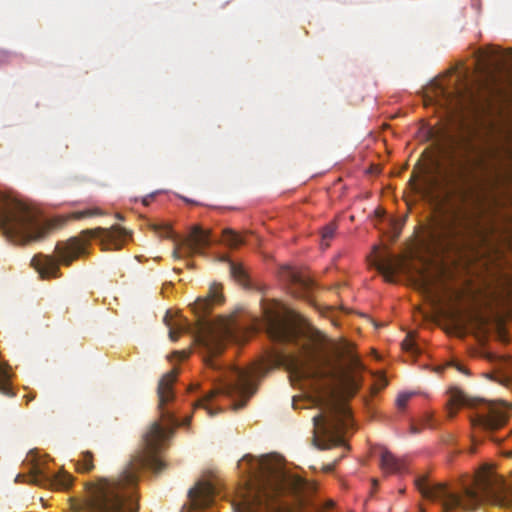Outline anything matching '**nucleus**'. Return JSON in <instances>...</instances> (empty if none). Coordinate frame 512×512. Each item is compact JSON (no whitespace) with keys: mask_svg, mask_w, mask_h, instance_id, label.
<instances>
[{"mask_svg":"<svg viewBox=\"0 0 512 512\" xmlns=\"http://www.w3.org/2000/svg\"><path fill=\"white\" fill-rule=\"evenodd\" d=\"M177 370L164 374L157 387L160 419L154 421L144 435V451L130 460L124 470L112 478L99 477L96 482L86 484L85 509L87 512H138L137 485L139 473L150 468L159 473L165 463L157 454L172 437L178 426L189 425L191 416L180 422L167 405L175 398L173 385Z\"/></svg>","mask_w":512,"mask_h":512,"instance_id":"nucleus-1","label":"nucleus"},{"mask_svg":"<svg viewBox=\"0 0 512 512\" xmlns=\"http://www.w3.org/2000/svg\"><path fill=\"white\" fill-rule=\"evenodd\" d=\"M240 328L233 319L219 318L217 321L202 320L195 341L201 346L206 355L204 363L207 367L221 371L215 379L213 388L205 393L195 404V407L205 409L210 417H214L223 409L220 406L222 398L239 395L243 401L235 403L233 408L238 410L245 406L247 400L255 393L256 388L251 380V373L236 367L223 369L215 359L225 348L227 341L237 340Z\"/></svg>","mask_w":512,"mask_h":512,"instance_id":"nucleus-2","label":"nucleus"},{"mask_svg":"<svg viewBox=\"0 0 512 512\" xmlns=\"http://www.w3.org/2000/svg\"><path fill=\"white\" fill-rule=\"evenodd\" d=\"M267 317V332L271 340L293 344L298 350L297 353L277 352L274 355L275 363L283 365L291 377L297 380L331 382L339 378V364L333 359L324 334L320 331L305 333L291 320L279 314H270Z\"/></svg>","mask_w":512,"mask_h":512,"instance_id":"nucleus-3","label":"nucleus"},{"mask_svg":"<svg viewBox=\"0 0 512 512\" xmlns=\"http://www.w3.org/2000/svg\"><path fill=\"white\" fill-rule=\"evenodd\" d=\"M444 180L450 193L465 201L477 181V169L483 160L477 147L468 139L454 141L444 152Z\"/></svg>","mask_w":512,"mask_h":512,"instance_id":"nucleus-4","label":"nucleus"},{"mask_svg":"<svg viewBox=\"0 0 512 512\" xmlns=\"http://www.w3.org/2000/svg\"><path fill=\"white\" fill-rule=\"evenodd\" d=\"M50 228L26 203L0 193V229L9 240L23 244L40 240Z\"/></svg>","mask_w":512,"mask_h":512,"instance_id":"nucleus-5","label":"nucleus"},{"mask_svg":"<svg viewBox=\"0 0 512 512\" xmlns=\"http://www.w3.org/2000/svg\"><path fill=\"white\" fill-rule=\"evenodd\" d=\"M257 466L258 487L245 500L240 512H286L276 499V495L285 489L286 475L264 457L258 460Z\"/></svg>","mask_w":512,"mask_h":512,"instance_id":"nucleus-6","label":"nucleus"},{"mask_svg":"<svg viewBox=\"0 0 512 512\" xmlns=\"http://www.w3.org/2000/svg\"><path fill=\"white\" fill-rule=\"evenodd\" d=\"M477 408L471 422L475 429L492 433L504 427L508 422L509 414L500 402H487L483 399L470 398L462 390L453 387L449 390L447 402V413L450 418L454 417L459 407Z\"/></svg>","mask_w":512,"mask_h":512,"instance_id":"nucleus-7","label":"nucleus"},{"mask_svg":"<svg viewBox=\"0 0 512 512\" xmlns=\"http://www.w3.org/2000/svg\"><path fill=\"white\" fill-rule=\"evenodd\" d=\"M58 260L53 256L38 254L32 260V266L37 270L41 278H57L60 276L59 262L69 266L75 259L85 253V243L78 238H71L66 242H60L55 247Z\"/></svg>","mask_w":512,"mask_h":512,"instance_id":"nucleus-8","label":"nucleus"},{"mask_svg":"<svg viewBox=\"0 0 512 512\" xmlns=\"http://www.w3.org/2000/svg\"><path fill=\"white\" fill-rule=\"evenodd\" d=\"M326 412H321L313 417L314 430L315 434H319L314 436V445L319 449H328L334 445H342V433L345 429L348 428V423L346 420L342 419L338 413L337 405L329 400L327 404Z\"/></svg>","mask_w":512,"mask_h":512,"instance_id":"nucleus-9","label":"nucleus"},{"mask_svg":"<svg viewBox=\"0 0 512 512\" xmlns=\"http://www.w3.org/2000/svg\"><path fill=\"white\" fill-rule=\"evenodd\" d=\"M83 235L88 238L98 239L103 250H119L123 246L128 236L126 229L120 226H112L111 228H94L83 231Z\"/></svg>","mask_w":512,"mask_h":512,"instance_id":"nucleus-10","label":"nucleus"},{"mask_svg":"<svg viewBox=\"0 0 512 512\" xmlns=\"http://www.w3.org/2000/svg\"><path fill=\"white\" fill-rule=\"evenodd\" d=\"M212 244L209 231L203 230L199 226H194L189 235L182 240V247L187 254H203L204 249Z\"/></svg>","mask_w":512,"mask_h":512,"instance_id":"nucleus-11","label":"nucleus"},{"mask_svg":"<svg viewBox=\"0 0 512 512\" xmlns=\"http://www.w3.org/2000/svg\"><path fill=\"white\" fill-rule=\"evenodd\" d=\"M215 495V488L210 482L199 481L189 490L188 496L194 509H201L209 506Z\"/></svg>","mask_w":512,"mask_h":512,"instance_id":"nucleus-12","label":"nucleus"},{"mask_svg":"<svg viewBox=\"0 0 512 512\" xmlns=\"http://www.w3.org/2000/svg\"><path fill=\"white\" fill-rule=\"evenodd\" d=\"M224 300L222 286L219 283L211 284L208 294L204 298H198L194 303V311L197 314H206L214 304H221Z\"/></svg>","mask_w":512,"mask_h":512,"instance_id":"nucleus-13","label":"nucleus"},{"mask_svg":"<svg viewBox=\"0 0 512 512\" xmlns=\"http://www.w3.org/2000/svg\"><path fill=\"white\" fill-rule=\"evenodd\" d=\"M473 229V223L468 213L457 214L447 224V232L451 237H460Z\"/></svg>","mask_w":512,"mask_h":512,"instance_id":"nucleus-14","label":"nucleus"},{"mask_svg":"<svg viewBox=\"0 0 512 512\" xmlns=\"http://www.w3.org/2000/svg\"><path fill=\"white\" fill-rule=\"evenodd\" d=\"M380 467L386 474H398L405 471L406 463L404 459L397 458L390 451L384 449L380 455Z\"/></svg>","mask_w":512,"mask_h":512,"instance_id":"nucleus-15","label":"nucleus"},{"mask_svg":"<svg viewBox=\"0 0 512 512\" xmlns=\"http://www.w3.org/2000/svg\"><path fill=\"white\" fill-rule=\"evenodd\" d=\"M221 260L228 262L230 275L236 282L245 287L249 285L248 274L241 264L231 261L226 256L223 257Z\"/></svg>","mask_w":512,"mask_h":512,"instance_id":"nucleus-16","label":"nucleus"},{"mask_svg":"<svg viewBox=\"0 0 512 512\" xmlns=\"http://www.w3.org/2000/svg\"><path fill=\"white\" fill-rule=\"evenodd\" d=\"M335 356L338 359H346L352 367L357 368L360 365L359 358L353 352V347L350 343H343L340 347H333Z\"/></svg>","mask_w":512,"mask_h":512,"instance_id":"nucleus-17","label":"nucleus"},{"mask_svg":"<svg viewBox=\"0 0 512 512\" xmlns=\"http://www.w3.org/2000/svg\"><path fill=\"white\" fill-rule=\"evenodd\" d=\"M376 269L385 277L386 281L393 282L396 272L395 263L390 258H383L375 262Z\"/></svg>","mask_w":512,"mask_h":512,"instance_id":"nucleus-18","label":"nucleus"},{"mask_svg":"<svg viewBox=\"0 0 512 512\" xmlns=\"http://www.w3.org/2000/svg\"><path fill=\"white\" fill-rule=\"evenodd\" d=\"M50 485L57 490H67L73 482V477L67 472H59L49 479Z\"/></svg>","mask_w":512,"mask_h":512,"instance_id":"nucleus-19","label":"nucleus"},{"mask_svg":"<svg viewBox=\"0 0 512 512\" xmlns=\"http://www.w3.org/2000/svg\"><path fill=\"white\" fill-rule=\"evenodd\" d=\"M75 467L78 472L88 473L94 469L93 454L90 451H85L80 454L79 459L75 462Z\"/></svg>","mask_w":512,"mask_h":512,"instance_id":"nucleus-20","label":"nucleus"},{"mask_svg":"<svg viewBox=\"0 0 512 512\" xmlns=\"http://www.w3.org/2000/svg\"><path fill=\"white\" fill-rule=\"evenodd\" d=\"M222 241L230 248H237L243 243L242 237L229 228L223 230Z\"/></svg>","mask_w":512,"mask_h":512,"instance_id":"nucleus-21","label":"nucleus"},{"mask_svg":"<svg viewBox=\"0 0 512 512\" xmlns=\"http://www.w3.org/2000/svg\"><path fill=\"white\" fill-rule=\"evenodd\" d=\"M337 225L334 222H330L325 225L321 231V246L326 249L330 245V241L333 239L336 233Z\"/></svg>","mask_w":512,"mask_h":512,"instance_id":"nucleus-22","label":"nucleus"},{"mask_svg":"<svg viewBox=\"0 0 512 512\" xmlns=\"http://www.w3.org/2000/svg\"><path fill=\"white\" fill-rule=\"evenodd\" d=\"M153 231L160 237L173 238L174 234L172 228L168 224H153L151 225Z\"/></svg>","mask_w":512,"mask_h":512,"instance_id":"nucleus-23","label":"nucleus"},{"mask_svg":"<svg viewBox=\"0 0 512 512\" xmlns=\"http://www.w3.org/2000/svg\"><path fill=\"white\" fill-rule=\"evenodd\" d=\"M7 378L8 374L4 367L0 364V391L7 396H12L13 393L7 384Z\"/></svg>","mask_w":512,"mask_h":512,"instance_id":"nucleus-24","label":"nucleus"},{"mask_svg":"<svg viewBox=\"0 0 512 512\" xmlns=\"http://www.w3.org/2000/svg\"><path fill=\"white\" fill-rule=\"evenodd\" d=\"M294 284L303 291V293L309 292L312 289L313 282L310 279H305L300 276L293 277Z\"/></svg>","mask_w":512,"mask_h":512,"instance_id":"nucleus-25","label":"nucleus"},{"mask_svg":"<svg viewBox=\"0 0 512 512\" xmlns=\"http://www.w3.org/2000/svg\"><path fill=\"white\" fill-rule=\"evenodd\" d=\"M187 331H188L187 325H180L178 328L170 327L169 338L172 341H176L181 333L187 332Z\"/></svg>","mask_w":512,"mask_h":512,"instance_id":"nucleus-26","label":"nucleus"},{"mask_svg":"<svg viewBox=\"0 0 512 512\" xmlns=\"http://www.w3.org/2000/svg\"><path fill=\"white\" fill-rule=\"evenodd\" d=\"M100 214H102V213L98 208L86 209V210L79 211V212L75 213V218L81 219V218L92 217V216L100 215Z\"/></svg>","mask_w":512,"mask_h":512,"instance_id":"nucleus-27","label":"nucleus"},{"mask_svg":"<svg viewBox=\"0 0 512 512\" xmlns=\"http://www.w3.org/2000/svg\"><path fill=\"white\" fill-rule=\"evenodd\" d=\"M412 394L411 393H401L398 395L396 399V405L398 408L402 409L404 408L408 401L411 399Z\"/></svg>","mask_w":512,"mask_h":512,"instance_id":"nucleus-28","label":"nucleus"},{"mask_svg":"<svg viewBox=\"0 0 512 512\" xmlns=\"http://www.w3.org/2000/svg\"><path fill=\"white\" fill-rule=\"evenodd\" d=\"M345 382L353 393L359 388V384L354 376H347Z\"/></svg>","mask_w":512,"mask_h":512,"instance_id":"nucleus-29","label":"nucleus"},{"mask_svg":"<svg viewBox=\"0 0 512 512\" xmlns=\"http://www.w3.org/2000/svg\"><path fill=\"white\" fill-rule=\"evenodd\" d=\"M498 52L494 49H491L489 51H482L481 52V58L483 61L488 60L489 58L495 56Z\"/></svg>","mask_w":512,"mask_h":512,"instance_id":"nucleus-30","label":"nucleus"},{"mask_svg":"<svg viewBox=\"0 0 512 512\" xmlns=\"http://www.w3.org/2000/svg\"><path fill=\"white\" fill-rule=\"evenodd\" d=\"M173 356L178 357L180 360H183V359L187 358L188 353L185 351H175L173 353Z\"/></svg>","mask_w":512,"mask_h":512,"instance_id":"nucleus-31","label":"nucleus"},{"mask_svg":"<svg viewBox=\"0 0 512 512\" xmlns=\"http://www.w3.org/2000/svg\"><path fill=\"white\" fill-rule=\"evenodd\" d=\"M403 347H404V349H406V350H408V351H413V344H412V342H411L410 340H407V339H406V340L403 342Z\"/></svg>","mask_w":512,"mask_h":512,"instance_id":"nucleus-32","label":"nucleus"},{"mask_svg":"<svg viewBox=\"0 0 512 512\" xmlns=\"http://www.w3.org/2000/svg\"><path fill=\"white\" fill-rule=\"evenodd\" d=\"M334 467H335V463L333 464H327L323 467V470L326 472V473H330L334 470Z\"/></svg>","mask_w":512,"mask_h":512,"instance_id":"nucleus-33","label":"nucleus"},{"mask_svg":"<svg viewBox=\"0 0 512 512\" xmlns=\"http://www.w3.org/2000/svg\"><path fill=\"white\" fill-rule=\"evenodd\" d=\"M173 257L175 259H179L181 256H180V252H179V247L176 246L175 249L173 250V253H172Z\"/></svg>","mask_w":512,"mask_h":512,"instance_id":"nucleus-34","label":"nucleus"},{"mask_svg":"<svg viewBox=\"0 0 512 512\" xmlns=\"http://www.w3.org/2000/svg\"><path fill=\"white\" fill-rule=\"evenodd\" d=\"M325 389L327 390V394L330 398H332L333 396V389H332V385L331 384H328Z\"/></svg>","mask_w":512,"mask_h":512,"instance_id":"nucleus-35","label":"nucleus"},{"mask_svg":"<svg viewBox=\"0 0 512 512\" xmlns=\"http://www.w3.org/2000/svg\"><path fill=\"white\" fill-rule=\"evenodd\" d=\"M438 183H437V180H430L429 181V190L432 189L434 186H436Z\"/></svg>","mask_w":512,"mask_h":512,"instance_id":"nucleus-36","label":"nucleus"},{"mask_svg":"<svg viewBox=\"0 0 512 512\" xmlns=\"http://www.w3.org/2000/svg\"><path fill=\"white\" fill-rule=\"evenodd\" d=\"M150 198H152V196H150L149 198H144V199H143V204H144V205H148V204H149V202H150Z\"/></svg>","mask_w":512,"mask_h":512,"instance_id":"nucleus-37","label":"nucleus"},{"mask_svg":"<svg viewBox=\"0 0 512 512\" xmlns=\"http://www.w3.org/2000/svg\"><path fill=\"white\" fill-rule=\"evenodd\" d=\"M457 369H458L459 371H461V372L466 373V370H464V368H463L462 366H460V365H457Z\"/></svg>","mask_w":512,"mask_h":512,"instance_id":"nucleus-38","label":"nucleus"},{"mask_svg":"<svg viewBox=\"0 0 512 512\" xmlns=\"http://www.w3.org/2000/svg\"><path fill=\"white\" fill-rule=\"evenodd\" d=\"M439 90H440V93L444 94L445 93V89L442 88V87H439Z\"/></svg>","mask_w":512,"mask_h":512,"instance_id":"nucleus-39","label":"nucleus"},{"mask_svg":"<svg viewBox=\"0 0 512 512\" xmlns=\"http://www.w3.org/2000/svg\"><path fill=\"white\" fill-rule=\"evenodd\" d=\"M0 56L5 57V56H6V53H5V52H0Z\"/></svg>","mask_w":512,"mask_h":512,"instance_id":"nucleus-40","label":"nucleus"},{"mask_svg":"<svg viewBox=\"0 0 512 512\" xmlns=\"http://www.w3.org/2000/svg\"><path fill=\"white\" fill-rule=\"evenodd\" d=\"M493 440L496 441V442H500L501 441V439H499V438H493Z\"/></svg>","mask_w":512,"mask_h":512,"instance_id":"nucleus-41","label":"nucleus"},{"mask_svg":"<svg viewBox=\"0 0 512 512\" xmlns=\"http://www.w3.org/2000/svg\"><path fill=\"white\" fill-rule=\"evenodd\" d=\"M412 431H413V433H417V430L414 427L412 428Z\"/></svg>","mask_w":512,"mask_h":512,"instance_id":"nucleus-42","label":"nucleus"},{"mask_svg":"<svg viewBox=\"0 0 512 512\" xmlns=\"http://www.w3.org/2000/svg\"><path fill=\"white\" fill-rule=\"evenodd\" d=\"M510 435H512V430H511V432H510Z\"/></svg>","mask_w":512,"mask_h":512,"instance_id":"nucleus-43","label":"nucleus"}]
</instances>
